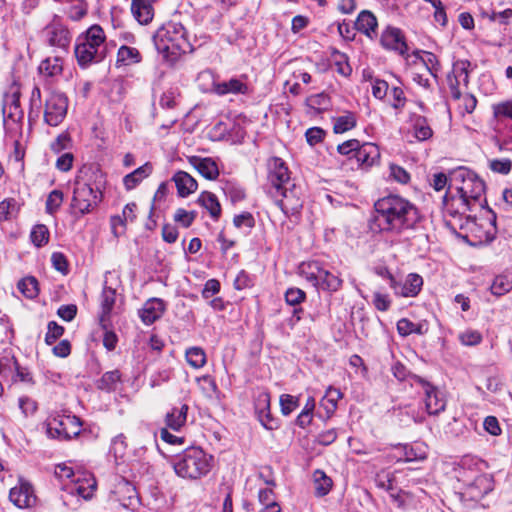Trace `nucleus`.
<instances>
[{"mask_svg": "<svg viewBox=\"0 0 512 512\" xmlns=\"http://www.w3.org/2000/svg\"><path fill=\"white\" fill-rule=\"evenodd\" d=\"M268 194L275 199V203L286 215H293L302 208V201L295 184L286 185L280 191L267 190Z\"/></svg>", "mask_w": 512, "mask_h": 512, "instance_id": "9", "label": "nucleus"}, {"mask_svg": "<svg viewBox=\"0 0 512 512\" xmlns=\"http://www.w3.org/2000/svg\"><path fill=\"white\" fill-rule=\"evenodd\" d=\"M179 196L186 197L197 190V181L187 172L178 171L173 176Z\"/></svg>", "mask_w": 512, "mask_h": 512, "instance_id": "26", "label": "nucleus"}, {"mask_svg": "<svg viewBox=\"0 0 512 512\" xmlns=\"http://www.w3.org/2000/svg\"><path fill=\"white\" fill-rule=\"evenodd\" d=\"M68 99L57 91H52L45 101L44 121L52 127H56L63 122L67 115Z\"/></svg>", "mask_w": 512, "mask_h": 512, "instance_id": "8", "label": "nucleus"}, {"mask_svg": "<svg viewBox=\"0 0 512 512\" xmlns=\"http://www.w3.org/2000/svg\"><path fill=\"white\" fill-rule=\"evenodd\" d=\"M103 29L94 25L76 40L75 56L78 64L86 68L92 63L100 62L105 57L106 47Z\"/></svg>", "mask_w": 512, "mask_h": 512, "instance_id": "5", "label": "nucleus"}, {"mask_svg": "<svg viewBox=\"0 0 512 512\" xmlns=\"http://www.w3.org/2000/svg\"><path fill=\"white\" fill-rule=\"evenodd\" d=\"M390 177L398 183L407 184L410 181V174L401 166L390 165Z\"/></svg>", "mask_w": 512, "mask_h": 512, "instance_id": "54", "label": "nucleus"}, {"mask_svg": "<svg viewBox=\"0 0 512 512\" xmlns=\"http://www.w3.org/2000/svg\"><path fill=\"white\" fill-rule=\"evenodd\" d=\"M212 90L219 96L227 94H247L248 85L240 78H231L223 82H214Z\"/></svg>", "mask_w": 512, "mask_h": 512, "instance_id": "19", "label": "nucleus"}, {"mask_svg": "<svg viewBox=\"0 0 512 512\" xmlns=\"http://www.w3.org/2000/svg\"><path fill=\"white\" fill-rule=\"evenodd\" d=\"M233 224L237 228H241L243 226L247 228H253L255 225V220L251 213L244 212L242 214L234 216Z\"/></svg>", "mask_w": 512, "mask_h": 512, "instance_id": "60", "label": "nucleus"}, {"mask_svg": "<svg viewBox=\"0 0 512 512\" xmlns=\"http://www.w3.org/2000/svg\"><path fill=\"white\" fill-rule=\"evenodd\" d=\"M325 134L326 132L322 128L312 127L306 131L305 137L308 144L314 146L323 141Z\"/></svg>", "mask_w": 512, "mask_h": 512, "instance_id": "57", "label": "nucleus"}, {"mask_svg": "<svg viewBox=\"0 0 512 512\" xmlns=\"http://www.w3.org/2000/svg\"><path fill=\"white\" fill-rule=\"evenodd\" d=\"M313 276L316 281V285L326 291H337L342 285V280L337 275L322 268H319L317 273L313 274Z\"/></svg>", "mask_w": 512, "mask_h": 512, "instance_id": "24", "label": "nucleus"}, {"mask_svg": "<svg viewBox=\"0 0 512 512\" xmlns=\"http://www.w3.org/2000/svg\"><path fill=\"white\" fill-rule=\"evenodd\" d=\"M268 190L280 191L284 186L291 185V179L285 162L278 157L268 160Z\"/></svg>", "mask_w": 512, "mask_h": 512, "instance_id": "11", "label": "nucleus"}, {"mask_svg": "<svg viewBox=\"0 0 512 512\" xmlns=\"http://www.w3.org/2000/svg\"><path fill=\"white\" fill-rule=\"evenodd\" d=\"M373 304L379 311H387L391 306V300L387 294L375 292L373 294Z\"/></svg>", "mask_w": 512, "mask_h": 512, "instance_id": "63", "label": "nucleus"}, {"mask_svg": "<svg viewBox=\"0 0 512 512\" xmlns=\"http://www.w3.org/2000/svg\"><path fill=\"white\" fill-rule=\"evenodd\" d=\"M196 216L197 213L195 211H187L183 208H179L174 214V221L182 225L184 228H188L192 225Z\"/></svg>", "mask_w": 512, "mask_h": 512, "instance_id": "50", "label": "nucleus"}, {"mask_svg": "<svg viewBox=\"0 0 512 512\" xmlns=\"http://www.w3.org/2000/svg\"><path fill=\"white\" fill-rule=\"evenodd\" d=\"M122 382V375L118 369L105 372L96 382L98 389L105 392H114Z\"/></svg>", "mask_w": 512, "mask_h": 512, "instance_id": "30", "label": "nucleus"}, {"mask_svg": "<svg viewBox=\"0 0 512 512\" xmlns=\"http://www.w3.org/2000/svg\"><path fill=\"white\" fill-rule=\"evenodd\" d=\"M315 493L319 497L327 495L332 488V480L323 471L316 470L313 475Z\"/></svg>", "mask_w": 512, "mask_h": 512, "instance_id": "38", "label": "nucleus"}, {"mask_svg": "<svg viewBox=\"0 0 512 512\" xmlns=\"http://www.w3.org/2000/svg\"><path fill=\"white\" fill-rule=\"evenodd\" d=\"M153 41L157 51L171 65L175 64L181 55L192 51L186 29L181 23H165L156 31Z\"/></svg>", "mask_w": 512, "mask_h": 512, "instance_id": "2", "label": "nucleus"}, {"mask_svg": "<svg viewBox=\"0 0 512 512\" xmlns=\"http://www.w3.org/2000/svg\"><path fill=\"white\" fill-rule=\"evenodd\" d=\"M164 309L163 300L152 298L143 305L139 316L144 324L151 325L162 316Z\"/></svg>", "mask_w": 512, "mask_h": 512, "instance_id": "18", "label": "nucleus"}, {"mask_svg": "<svg viewBox=\"0 0 512 512\" xmlns=\"http://www.w3.org/2000/svg\"><path fill=\"white\" fill-rule=\"evenodd\" d=\"M493 117L497 121L510 119L512 121V98L492 105Z\"/></svg>", "mask_w": 512, "mask_h": 512, "instance_id": "43", "label": "nucleus"}, {"mask_svg": "<svg viewBox=\"0 0 512 512\" xmlns=\"http://www.w3.org/2000/svg\"><path fill=\"white\" fill-rule=\"evenodd\" d=\"M397 331L403 337L411 334L424 335L428 332V323L426 321L414 323L407 318H402L397 322Z\"/></svg>", "mask_w": 512, "mask_h": 512, "instance_id": "29", "label": "nucleus"}, {"mask_svg": "<svg viewBox=\"0 0 512 512\" xmlns=\"http://www.w3.org/2000/svg\"><path fill=\"white\" fill-rule=\"evenodd\" d=\"M74 484L70 488L71 494H77L85 500H89L92 498L93 493L96 489V480L88 475L83 478L78 477L76 480H73Z\"/></svg>", "mask_w": 512, "mask_h": 512, "instance_id": "25", "label": "nucleus"}, {"mask_svg": "<svg viewBox=\"0 0 512 512\" xmlns=\"http://www.w3.org/2000/svg\"><path fill=\"white\" fill-rule=\"evenodd\" d=\"M71 137L67 132H63L51 143V149L55 153H59L69 147Z\"/></svg>", "mask_w": 512, "mask_h": 512, "instance_id": "58", "label": "nucleus"}, {"mask_svg": "<svg viewBox=\"0 0 512 512\" xmlns=\"http://www.w3.org/2000/svg\"><path fill=\"white\" fill-rule=\"evenodd\" d=\"M153 167L147 162L139 168L135 169L133 172L127 174L123 178V184L126 190H132L136 188L145 178H147L152 173Z\"/></svg>", "mask_w": 512, "mask_h": 512, "instance_id": "28", "label": "nucleus"}, {"mask_svg": "<svg viewBox=\"0 0 512 512\" xmlns=\"http://www.w3.org/2000/svg\"><path fill=\"white\" fill-rule=\"evenodd\" d=\"M94 171L93 166H83L75 178L71 208L80 215L89 213L102 199L101 191L87 182L88 174Z\"/></svg>", "mask_w": 512, "mask_h": 512, "instance_id": "6", "label": "nucleus"}, {"mask_svg": "<svg viewBox=\"0 0 512 512\" xmlns=\"http://www.w3.org/2000/svg\"><path fill=\"white\" fill-rule=\"evenodd\" d=\"M32 243L37 247H42L48 243L49 230L44 224L35 225L30 234Z\"/></svg>", "mask_w": 512, "mask_h": 512, "instance_id": "45", "label": "nucleus"}, {"mask_svg": "<svg viewBox=\"0 0 512 512\" xmlns=\"http://www.w3.org/2000/svg\"><path fill=\"white\" fill-rule=\"evenodd\" d=\"M2 114L4 125H6L8 119L15 123H20L22 121L24 112L20 106L19 92H13L5 97Z\"/></svg>", "mask_w": 512, "mask_h": 512, "instance_id": "17", "label": "nucleus"}, {"mask_svg": "<svg viewBox=\"0 0 512 512\" xmlns=\"http://www.w3.org/2000/svg\"><path fill=\"white\" fill-rule=\"evenodd\" d=\"M376 222L382 233L401 237L416 230L423 217L419 209L409 200L390 194L375 202Z\"/></svg>", "mask_w": 512, "mask_h": 512, "instance_id": "1", "label": "nucleus"}, {"mask_svg": "<svg viewBox=\"0 0 512 512\" xmlns=\"http://www.w3.org/2000/svg\"><path fill=\"white\" fill-rule=\"evenodd\" d=\"M306 298V294L299 288H289L285 293V301L288 305L297 306L301 304Z\"/></svg>", "mask_w": 512, "mask_h": 512, "instance_id": "52", "label": "nucleus"}, {"mask_svg": "<svg viewBox=\"0 0 512 512\" xmlns=\"http://www.w3.org/2000/svg\"><path fill=\"white\" fill-rule=\"evenodd\" d=\"M222 190L232 203L242 201L245 198L244 189L236 182L225 181Z\"/></svg>", "mask_w": 512, "mask_h": 512, "instance_id": "42", "label": "nucleus"}, {"mask_svg": "<svg viewBox=\"0 0 512 512\" xmlns=\"http://www.w3.org/2000/svg\"><path fill=\"white\" fill-rule=\"evenodd\" d=\"M141 61V54L138 49L123 45L118 49L117 65L127 66Z\"/></svg>", "mask_w": 512, "mask_h": 512, "instance_id": "36", "label": "nucleus"}, {"mask_svg": "<svg viewBox=\"0 0 512 512\" xmlns=\"http://www.w3.org/2000/svg\"><path fill=\"white\" fill-rule=\"evenodd\" d=\"M47 435L59 440H70L81 432L80 419L74 415H57L46 423Z\"/></svg>", "mask_w": 512, "mask_h": 512, "instance_id": "7", "label": "nucleus"}, {"mask_svg": "<svg viewBox=\"0 0 512 512\" xmlns=\"http://www.w3.org/2000/svg\"><path fill=\"white\" fill-rule=\"evenodd\" d=\"M377 26L376 17L368 10L361 11L355 21V29L371 39L376 35Z\"/></svg>", "mask_w": 512, "mask_h": 512, "instance_id": "23", "label": "nucleus"}, {"mask_svg": "<svg viewBox=\"0 0 512 512\" xmlns=\"http://www.w3.org/2000/svg\"><path fill=\"white\" fill-rule=\"evenodd\" d=\"M188 405L182 404L180 407H174L166 416V424L173 430H179L186 422Z\"/></svg>", "mask_w": 512, "mask_h": 512, "instance_id": "33", "label": "nucleus"}, {"mask_svg": "<svg viewBox=\"0 0 512 512\" xmlns=\"http://www.w3.org/2000/svg\"><path fill=\"white\" fill-rule=\"evenodd\" d=\"M186 360L190 366L199 369L206 364L205 351L200 347H191L186 350Z\"/></svg>", "mask_w": 512, "mask_h": 512, "instance_id": "39", "label": "nucleus"}, {"mask_svg": "<svg viewBox=\"0 0 512 512\" xmlns=\"http://www.w3.org/2000/svg\"><path fill=\"white\" fill-rule=\"evenodd\" d=\"M471 63L468 60H457L453 63L452 77L464 85L469 82V68Z\"/></svg>", "mask_w": 512, "mask_h": 512, "instance_id": "41", "label": "nucleus"}, {"mask_svg": "<svg viewBox=\"0 0 512 512\" xmlns=\"http://www.w3.org/2000/svg\"><path fill=\"white\" fill-rule=\"evenodd\" d=\"M390 93L392 96L391 106L397 110L402 109L406 103V97L402 88L393 87Z\"/></svg>", "mask_w": 512, "mask_h": 512, "instance_id": "61", "label": "nucleus"}, {"mask_svg": "<svg viewBox=\"0 0 512 512\" xmlns=\"http://www.w3.org/2000/svg\"><path fill=\"white\" fill-rule=\"evenodd\" d=\"M299 400L297 397L290 394H283L280 396V406L283 415L288 416L294 411L298 405Z\"/></svg>", "mask_w": 512, "mask_h": 512, "instance_id": "51", "label": "nucleus"}, {"mask_svg": "<svg viewBox=\"0 0 512 512\" xmlns=\"http://www.w3.org/2000/svg\"><path fill=\"white\" fill-rule=\"evenodd\" d=\"M189 163L206 179L215 180L219 175V169L216 162L209 157L191 156Z\"/></svg>", "mask_w": 512, "mask_h": 512, "instance_id": "20", "label": "nucleus"}, {"mask_svg": "<svg viewBox=\"0 0 512 512\" xmlns=\"http://www.w3.org/2000/svg\"><path fill=\"white\" fill-rule=\"evenodd\" d=\"M18 403L25 417L32 416L37 411L38 406L36 401L27 396L20 397Z\"/></svg>", "mask_w": 512, "mask_h": 512, "instance_id": "55", "label": "nucleus"}, {"mask_svg": "<svg viewBox=\"0 0 512 512\" xmlns=\"http://www.w3.org/2000/svg\"><path fill=\"white\" fill-rule=\"evenodd\" d=\"M9 499L19 508H26L33 505L35 497L29 484L22 483L18 487H13L9 493Z\"/></svg>", "mask_w": 512, "mask_h": 512, "instance_id": "21", "label": "nucleus"}, {"mask_svg": "<svg viewBox=\"0 0 512 512\" xmlns=\"http://www.w3.org/2000/svg\"><path fill=\"white\" fill-rule=\"evenodd\" d=\"M63 202V193L60 190H53L49 193L46 200V211L49 214H54Z\"/></svg>", "mask_w": 512, "mask_h": 512, "instance_id": "49", "label": "nucleus"}, {"mask_svg": "<svg viewBox=\"0 0 512 512\" xmlns=\"http://www.w3.org/2000/svg\"><path fill=\"white\" fill-rule=\"evenodd\" d=\"M412 56L415 58L413 61L414 63L419 60L432 76H437V72L439 71V62L433 53L416 50L413 52Z\"/></svg>", "mask_w": 512, "mask_h": 512, "instance_id": "37", "label": "nucleus"}, {"mask_svg": "<svg viewBox=\"0 0 512 512\" xmlns=\"http://www.w3.org/2000/svg\"><path fill=\"white\" fill-rule=\"evenodd\" d=\"M411 121L414 135L419 141H425L432 137L433 131L424 116L413 114Z\"/></svg>", "mask_w": 512, "mask_h": 512, "instance_id": "35", "label": "nucleus"}, {"mask_svg": "<svg viewBox=\"0 0 512 512\" xmlns=\"http://www.w3.org/2000/svg\"><path fill=\"white\" fill-rule=\"evenodd\" d=\"M38 71L41 75L46 77H56L62 74L63 61L60 57H47L41 61Z\"/></svg>", "mask_w": 512, "mask_h": 512, "instance_id": "31", "label": "nucleus"}, {"mask_svg": "<svg viewBox=\"0 0 512 512\" xmlns=\"http://www.w3.org/2000/svg\"><path fill=\"white\" fill-rule=\"evenodd\" d=\"M380 157L378 147L373 143L359 144L354 159L360 167H371Z\"/></svg>", "mask_w": 512, "mask_h": 512, "instance_id": "22", "label": "nucleus"}, {"mask_svg": "<svg viewBox=\"0 0 512 512\" xmlns=\"http://www.w3.org/2000/svg\"><path fill=\"white\" fill-rule=\"evenodd\" d=\"M254 408L261 424L266 429L272 430L274 419L270 413V394L266 391L259 392L254 401Z\"/></svg>", "mask_w": 512, "mask_h": 512, "instance_id": "16", "label": "nucleus"}, {"mask_svg": "<svg viewBox=\"0 0 512 512\" xmlns=\"http://www.w3.org/2000/svg\"><path fill=\"white\" fill-rule=\"evenodd\" d=\"M422 285V277L418 274L411 273L407 276L404 283L392 279L391 288L394 290L395 294L402 297H415L421 291Z\"/></svg>", "mask_w": 512, "mask_h": 512, "instance_id": "14", "label": "nucleus"}, {"mask_svg": "<svg viewBox=\"0 0 512 512\" xmlns=\"http://www.w3.org/2000/svg\"><path fill=\"white\" fill-rule=\"evenodd\" d=\"M360 142L357 139H351L338 145L337 151L342 155L349 156L350 159L355 157V152L359 148Z\"/></svg>", "mask_w": 512, "mask_h": 512, "instance_id": "56", "label": "nucleus"}, {"mask_svg": "<svg viewBox=\"0 0 512 512\" xmlns=\"http://www.w3.org/2000/svg\"><path fill=\"white\" fill-rule=\"evenodd\" d=\"M450 187L454 186L458 197L452 200L458 202L464 210H472L479 203L485 191L484 182L470 169L460 166L449 173Z\"/></svg>", "mask_w": 512, "mask_h": 512, "instance_id": "3", "label": "nucleus"}, {"mask_svg": "<svg viewBox=\"0 0 512 512\" xmlns=\"http://www.w3.org/2000/svg\"><path fill=\"white\" fill-rule=\"evenodd\" d=\"M116 292L113 288L104 286L101 294V306L104 314H109L115 303Z\"/></svg>", "mask_w": 512, "mask_h": 512, "instance_id": "47", "label": "nucleus"}, {"mask_svg": "<svg viewBox=\"0 0 512 512\" xmlns=\"http://www.w3.org/2000/svg\"><path fill=\"white\" fill-rule=\"evenodd\" d=\"M57 314L64 321H72L77 314V306L74 304L62 305L59 307Z\"/></svg>", "mask_w": 512, "mask_h": 512, "instance_id": "64", "label": "nucleus"}, {"mask_svg": "<svg viewBox=\"0 0 512 512\" xmlns=\"http://www.w3.org/2000/svg\"><path fill=\"white\" fill-rule=\"evenodd\" d=\"M381 44L385 49L393 50L401 56H405L408 46L404 36L398 28H387L381 35Z\"/></svg>", "mask_w": 512, "mask_h": 512, "instance_id": "13", "label": "nucleus"}, {"mask_svg": "<svg viewBox=\"0 0 512 512\" xmlns=\"http://www.w3.org/2000/svg\"><path fill=\"white\" fill-rule=\"evenodd\" d=\"M198 203L204 207L214 220H218L221 215V205L215 194L204 191L198 198Z\"/></svg>", "mask_w": 512, "mask_h": 512, "instance_id": "32", "label": "nucleus"}, {"mask_svg": "<svg viewBox=\"0 0 512 512\" xmlns=\"http://www.w3.org/2000/svg\"><path fill=\"white\" fill-rule=\"evenodd\" d=\"M309 105L312 108H316L318 110H325L328 108L330 104V100L328 95L324 93H320L317 95H313L308 99Z\"/></svg>", "mask_w": 512, "mask_h": 512, "instance_id": "59", "label": "nucleus"}, {"mask_svg": "<svg viewBox=\"0 0 512 512\" xmlns=\"http://www.w3.org/2000/svg\"><path fill=\"white\" fill-rule=\"evenodd\" d=\"M494 489V480L490 474H479L473 481L467 482L463 497L471 501H479Z\"/></svg>", "mask_w": 512, "mask_h": 512, "instance_id": "12", "label": "nucleus"}, {"mask_svg": "<svg viewBox=\"0 0 512 512\" xmlns=\"http://www.w3.org/2000/svg\"><path fill=\"white\" fill-rule=\"evenodd\" d=\"M414 382L422 387L424 404L429 415H438L445 410L446 399L442 391L420 376H413Z\"/></svg>", "mask_w": 512, "mask_h": 512, "instance_id": "10", "label": "nucleus"}, {"mask_svg": "<svg viewBox=\"0 0 512 512\" xmlns=\"http://www.w3.org/2000/svg\"><path fill=\"white\" fill-rule=\"evenodd\" d=\"M488 166L494 173L507 175L512 170V161L509 158L492 159Z\"/></svg>", "mask_w": 512, "mask_h": 512, "instance_id": "48", "label": "nucleus"}, {"mask_svg": "<svg viewBox=\"0 0 512 512\" xmlns=\"http://www.w3.org/2000/svg\"><path fill=\"white\" fill-rule=\"evenodd\" d=\"M64 333V327L58 325L55 321H50L48 323V330L45 335V342L48 345L53 344L57 339H59Z\"/></svg>", "mask_w": 512, "mask_h": 512, "instance_id": "53", "label": "nucleus"}, {"mask_svg": "<svg viewBox=\"0 0 512 512\" xmlns=\"http://www.w3.org/2000/svg\"><path fill=\"white\" fill-rule=\"evenodd\" d=\"M356 126V117L351 112H346L345 115L339 116L334 120L333 130L335 133H344L353 129Z\"/></svg>", "mask_w": 512, "mask_h": 512, "instance_id": "40", "label": "nucleus"}, {"mask_svg": "<svg viewBox=\"0 0 512 512\" xmlns=\"http://www.w3.org/2000/svg\"><path fill=\"white\" fill-rule=\"evenodd\" d=\"M18 289L25 297L33 299L39 293L38 281L35 277L23 278L18 283Z\"/></svg>", "mask_w": 512, "mask_h": 512, "instance_id": "44", "label": "nucleus"}, {"mask_svg": "<svg viewBox=\"0 0 512 512\" xmlns=\"http://www.w3.org/2000/svg\"><path fill=\"white\" fill-rule=\"evenodd\" d=\"M175 473L188 480H197L206 476L213 465V456L200 447L186 448L172 460Z\"/></svg>", "mask_w": 512, "mask_h": 512, "instance_id": "4", "label": "nucleus"}, {"mask_svg": "<svg viewBox=\"0 0 512 512\" xmlns=\"http://www.w3.org/2000/svg\"><path fill=\"white\" fill-rule=\"evenodd\" d=\"M458 340L462 345L471 347L479 345L482 342L483 337L478 330L466 329L459 333Z\"/></svg>", "mask_w": 512, "mask_h": 512, "instance_id": "46", "label": "nucleus"}, {"mask_svg": "<svg viewBox=\"0 0 512 512\" xmlns=\"http://www.w3.org/2000/svg\"><path fill=\"white\" fill-rule=\"evenodd\" d=\"M134 18L142 25L150 23L154 16L152 0H145L131 4Z\"/></svg>", "mask_w": 512, "mask_h": 512, "instance_id": "27", "label": "nucleus"}, {"mask_svg": "<svg viewBox=\"0 0 512 512\" xmlns=\"http://www.w3.org/2000/svg\"><path fill=\"white\" fill-rule=\"evenodd\" d=\"M483 427L486 432L493 436H498L502 432L499 421L495 416H487L484 419Z\"/></svg>", "mask_w": 512, "mask_h": 512, "instance_id": "62", "label": "nucleus"}, {"mask_svg": "<svg viewBox=\"0 0 512 512\" xmlns=\"http://www.w3.org/2000/svg\"><path fill=\"white\" fill-rule=\"evenodd\" d=\"M512 290V272H505L497 275L491 286L490 291L495 296H503Z\"/></svg>", "mask_w": 512, "mask_h": 512, "instance_id": "34", "label": "nucleus"}, {"mask_svg": "<svg viewBox=\"0 0 512 512\" xmlns=\"http://www.w3.org/2000/svg\"><path fill=\"white\" fill-rule=\"evenodd\" d=\"M44 33L50 46L67 50L71 41V35L65 26L53 23L45 28Z\"/></svg>", "mask_w": 512, "mask_h": 512, "instance_id": "15", "label": "nucleus"}]
</instances>
